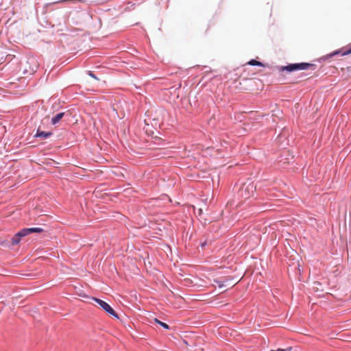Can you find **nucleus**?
<instances>
[{"mask_svg":"<svg viewBox=\"0 0 351 351\" xmlns=\"http://www.w3.org/2000/svg\"><path fill=\"white\" fill-rule=\"evenodd\" d=\"M315 65L309 63H296V64H290L285 66H280L279 68L280 71H288L292 72L296 70H306L308 68H313L314 69Z\"/></svg>","mask_w":351,"mask_h":351,"instance_id":"f257e3e1","label":"nucleus"},{"mask_svg":"<svg viewBox=\"0 0 351 351\" xmlns=\"http://www.w3.org/2000/svg\"><path fill=\"white\" fill-rule=\"evenodd\" d=\"M256 190V186L254 184L250 183L248 184H243L240 189L239 195L241 197L248 199L253 196Z\"/></svg>","mask_w":351,"mask_h":351,"instance_id":"f03ea898","label":"nucleus"},{"mask_svg":"<svg viewBox=\"0 0 351 351\" xmlns=\"http://www.w3.org/2000/svg\"><path fill=\"white\" fill-rule=\"evenodd\" d=\"M92 300L96 302L97 304L107 313L117 319H119L118 314L108 303L97 298H92Z\"/></svg>","mask_w":351,"mask_h":351,"instance_id":"7ed1b4c3","label":"nucleus"},{"mask_svg":"<svg viewBox=\"0 0 351 351\" xmlns=\"http://www.w3.org/2000/svg\"><path fill=\"white\" fill-rule=\"evenodd\" d=\"M43 232V229L40 228H25L19 231V234L21 235H27L30 233L34 232Z\"/></svg>","mask_w":351,"mask_h":351,"instance_id":"20e7f679","label":"nucleus"},{"mask_svg":"<svg viewBox=\"0 0 351 351\" xmlns=\"http://www.w3.org/2000/svg\"><path fill=\"white\" fill-rule=\"evenodd\" d=\"M64 116V112H60L57 114L56 116H54L51 119V123L53 125L57 124Z\"/></svg>","mask_w":351,"mask_h":351,"instance_id":"39448f33","label":"nucleus"},{"mask_svg":"<svg viewBox=\"0 0 351 351\" xmlns=\"http://www.w3.org/2000/svg\"><path fill=\"white\" fill-rule=\"evenodd\" d=\"M51 134H52L51 132H47L40 131L39 130H38L35 136L36 137L47 138L49 137L51 135Z\"/></svg>","mask_w":351,"mask_h":351,"instance_id":"423d86ee","label":"nucleus"},{"mask_svg":"<svg viewBox=\"0 0 351 351\" xmlns=\"http://www.w3.org/2000/svg\"><path fill=\"white\" fill-rule=\"evenodd\" d=\"M25 235L19 234V232L14 235V237L12 239V244H18L20 241L21 237H25Z\"/></svg>","mask_w":351,"mask_h":351,"instance_id":"0eeeda50","label":"nucleus"},{"mask_svg":"<svg viewBox=\"0 0 351 351\" xmlns=\"http://www.w3.org/2000/svg\"><path fill=\"white\" fill-rule=\"evenodd\" d=\"M247 64L249 65H252V66H264V64L262 62L257 61L256 60H251Z\"/></svg>","mask_w":351,"mask_h":351,"instance_id":"6e6552de","label":"nucleus"},{"mask_svg":"<svg viewBox=\"0 0 351 351\" xmlns=\"http://www.w3.org/2000/svg\"><path fill=\"white\" fill-rule=\"evenodd\" d=\"M154 322L158 324H160L162 327H163L165 329H169V326L168 324H167L165 322H160V320H158V319L155 318L154 319Z\"/></svg>","mask_w":351,"mask_h":351,"instance_id":"1a4fd4ad","label":"nucleus"},{"mask_svg":"<svg viewBox=\"0 0 351 351\" xmlns=\"http://www.w3.org/2000/svg\"><path fill=\"white\" fill-rule=\"evenodd\" d=\"M215 282H216L218 285L219 288H222V287L226 286V285H225L224 282H222L219 281V280H215Z\"/></svg>","mask_w":351,"mask_h":351,"instance_id":"9d476101","label":"nucleus"},{"mask_svg":"<svg viewBox=\"0 0 351 351\" xmlns=\"http://www.w3.org/2000/svg\"><path fill=\"white\" fill-rule=\"evenodd\" d=\"M89 75L95 80H98V78L90 71H89Z\"/></svg>","mask_w":351,"mask_h":351,"instance_id":"9b49d317","label":"nucleus"},{"mask_svg":"<svg viewBox=\"0 0 351 351\" xmlns=\"http://www.w3.org/2000/svg\"><path fill=\"white\" fill-rule=\"evenodd\" d=\"M350 53H351V47L346 52H345L343 54H349Z\"/></svg>","mask_w":351,"mask_h":351,"instance_id":"f8f14e48","label":"nucleus"},{"mask_svg":"<svg viewBox=\"0 0 351 351\" xmlns=\"http://www.w3.org/2000/svg\"><path fill=\"white\" fill-rule=\"evenodd\" d=\"M237 283V282L233 283V284H230V287H234V285H236Z\"/></svg>","mask_w":351,"mask_h":351,"instance_id":"ddd939ff","label":"nucleus"},{"mask_svg":"<svg viewBox=\"0 0 351 351\" xmlns=\"http://www.w3.org/2000/svg\"><path fill=\"white\" fill-rule=\"evenodd\" d=\"M67 0H60V2H64V1H66ZM58 3H59V1H58Z\"/></svg>","mask_w":351,"mask_h":351,"instance_id":"4468645a","label":"nucleus"}]
</instances>
